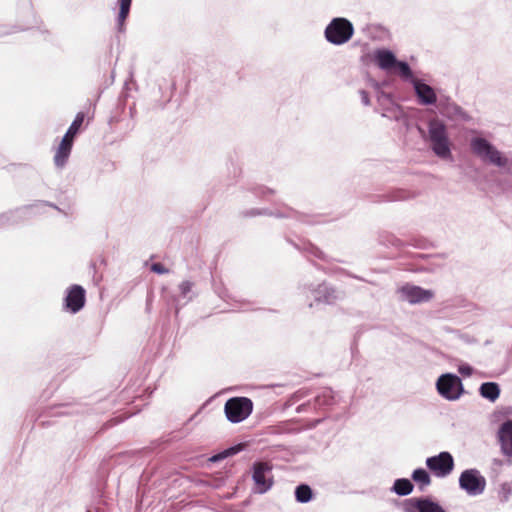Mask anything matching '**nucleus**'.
I'll return each mask as SVG.
<instances>
[{
    "instance_id": "f257e3e1",
    "label": "nucleus",
    "mask_w": 512,
    "mask_h": 512,
    "mask_svg": "<svg viewBox=\"0 0 512 512\" xmlns=\"http://www.w3.org/2000/svg\"><path fill=\"white\" fill-rule=\"evenodd\" d=\"M469 146L472 154L485 164L502 168L509 162L496 146L480 135L471 137Z\"/></svg>"
},
{
    "instance_id": "f03ea898",
    "label": "nucleus",
    "mask_w": 512,
    "mask_h": 512,
    "mask_svg": "<svg viewBox=\"0 0 512 512\" xmlns=\"http://www.w3.org/2000/svg\"><path fill=\"white\" fill-rule=\"evenodd\" d=\"M428 143L433 153L444 160L452 157L451 146L446 125L438 120L433 119L428 124Z\"/></svg>"
},
{
    "instance_id": "7ed1b4c3",
    "label": "nucleus",
    "mask_w": 512,
    "mask_h": 512,
    "mask_svg": "<svg viewBox=\"0 0 512 512\" xmlns=\"http://www.w3.org/2000/svg\"><path fill=\"white\" fill-rule=\"evenodd\" d=\"M354 35L353 24L346 18H333L324 30L327 42L340 46L347 43Z\"/></svg>"
},
{
    "instance_id": "20e7f679",
    "label": "nucleus",
    "mask_w": 512,
    "mask_h": 512,
    "mask_svg": "<svg viewBox=\"0 0 512 512\" xmlns=\"http://www.w3.org/2000/svg\"><path fill=\"white\" fill-rule=\"evenodd\" d=\"M253 411V402L247 397L229 398L224 405V413L231 423H240L246 420Z\"/></svg>"
},
{
    "instance_id": "39448f33",
    "label": "nucleus",
    "mask_w": 512,
    "mask_h": 512,
    "mask_svg": "<svg viewBox=\"0 0 512 512\" xmlns=\"http://www.w3.org/2000/svg\"><path fill=\"white\" fill-rule=\"evenodd\" d=\"M487 482L479 470H464L459 477V487L469 496H479L485 491Z\"/></svg>"
},
{
    "instance_id": "423d86ee",
    "label": "nucleus",
    "mask_w": 512,
    "mask_h": 512,
    "mask_svg": "<svg viewBox=\"0 0 512 512\" xmlns=\"http://www.w3.org/2000/svg\"><path fill=\"white\" fill-rule=\"evenodd\" d=\"M436 388L443 398L450 401L457 400L463 392L461 379L451 373L441 375L437 380Z\"/></svg>"
},
{
    "instance_id": "0eeeda50",
    "label": "nucleus",
    "mask_w": 512,
    "mask_h": 512,
    "mask_svg": "<svg viewBox=\"0 0 512 512\" xmlns=\"http://www.w3.org/2000/svg\"><path fill=\"white\" fill-rule=\"evenodd\" d=\"M252 479L255 484L254 492L264 494L273 486L272 466L268 462H255L253 464Z\"/></svg>"
},
{
    "instance_id": "6e6552de",
    "label": "nucleus",
    "mask_w": 512,
    "mask_h": 512,
    "mask_svg": "<svg viewBox=\"0 0 512 512\" xmlns=\"http://www.w3.org/2000/svg\"><path fill=\"white\" fill-rule=\"evenodd\" d=\"M427 468L438 478H445L450 475L454 469V459L451 453L447 451L440 452L438 455L428 457L425 461Z\"/></svg>"
},
{
    "instance_id": "1a4fd4ad",
    "label": "nucleus",
    "mask_w": 512,
    "mask_h": 512,
    "mask_svg": "<svg viewBox=\"0 0 512 512\" xmlns=\"http://www.w3.org/2000/svg\"><path fill=\"white\" fill-rule=\"evenodd\" d=\"M399 298L410 304L428 302L433 298L431 290L423 289L419 286L406 284L398 289Z\"/></svg>"
},
{
    "instance_id": "9d476101",
    "label": "nucleus",
    "mask_w": 512,
    "mask_h": 512,
    "mask_svg": "<svg viewBox=\"0 0 512 512\" xmlns=\"http://www.w3.org/2000/svg\"><path fill=\"white\" fill-rule=\"evenodd\" d=\"M404 512H446L438 503L427 498H410L403 502Z\"/></svg>"
},
{
    "instance_id": "9b49d317",
    "label": "nucleus",
    "mask_w": 512,
    "mask_h": 512,
    "mask_svg": "<svg viewBox=\"0 0 512 512\" xmlns=\"http://www.w3.org/2000/svg\"><path fill=\"white\" fill-rule=\"evenodd\" d=\"M378 101L382 104L383 101L388 102L387 107L381 108V114L383 117L388 118L390 120H395L398 122H406V116L401 109V107L395 104L390 95L384 92H381L378 96Z\"/></svg>"
},
{
    "instance_id": "f8f14e48",
    "label": "nucleus",
    "mask_w": 512,
    "mask_h": 512,
    "mask_svg": "<svg viewBox=\"0 0 512 512\" xmlns=\"http://www.w3.org/2000/svg\"><path fill=\"white\" fill-rule=\"evenodd\" d=\"M85 304V290L79 285H73L68 289L65 297L66 308L72 313L80 311Z\"/></svg>"
},
{
    "instance_id": "ddd939ff",
    "label": "nucleus",
    "mask_w": 512,
    "mask_h": 512,
    "mask_svg": "<svg viewBox=\"0 0 512 512\" xmlns=\"http://www.w3.org/2000/svg\"><path fill=\"white\" fill-rule=\"evenodd\" d=\"M498 441L501 452L506 457H512V421H505L498 430Z\"/></svg>"
},
{
    "instance_id": "4468645a",
    "label": "nucleus",
    "mask_w": 512,
    "mask_h": 512,
    "mask_svg": "<svg viewBox=\"0 0 512 512\" xmlns=\"http://www.w3.org/2000/svg\"><path fill=\"white\" fill-rule=\"evenodd\" d=\"M311 293L316 302L325 304H333L341 298V294L338 291L325 283L320 284L316 289H312Z\"/></svg>"
},
{
    "instance_id": "2eb2a0df",
    "label": "nucleus",
    "mask_w": 512,
    "mask_h": 512,
    "mask_svg": "<svg viewBox=\"0 0 512 512\" xmlns=\"http://www.w3.org/2000/svg\"><path fill=\"white\" fill-rule=\"evenodd\" d=\"M374 61L377 66L384 71H391L397 63V59L392 51L388 49H377L374 54Z\"/></svg>"
},
{
    "instance_id": "dca6fc26",
    "label": "nucleus",
    "mask_w": 512,
    "mask_h": 512,
    "mask_svg": "<svg viewBox=\"0 0 512 512\" xmlns=\"http://www.w3.org/2000/svg\"><path fill=\"white\" fill-rule=\"evenodd\" d=\"M413 86L419 102L422 105H432L436 102L437 96L431 86L422 83L420 80L414 81Z\"/></svg>"
},
{
    "instance_id": "f3484780",
    "label": "nucleus",
    "mask_w": 512,
    "mask_h": 512,
    "mask_svg": "<svg viewBox=\"0 0 512 512\" xmlns=\"http://www.w3.org/2000/svg\"><path fill=\"white\" fill-rule=\"evenodd\" d=\"M73 142L64 137L62 138L54 155V164L57 168H63L66 165L71 154Z\"/></svg>"
},
{
    "instance_id": "a211bd4d",
    "label": "nucleus",
    "mask_w": 512,
    "mask_h": 512,
    "mask_svg": "<svg viewBox=\"0 0 512 512\" xmlns=\"http://www.w3.org/2000/svg\"><path fill=\"white\" fill-rule=\"evenodd\" d=\"M479 392L483 398L494 402L499 398L500 388L495 382H486L480 386Z\"/></svg>"
},
{
    "instance_id": "6ab92c4d",
    "label": "nucleus",
    "mask_w": 512,
    "mask_h": 512,
    "mask_svg": "<svg viewBox=\"0 0 512 512\" xmlns=\"http://www.w3.org/2000/svg\"><path fill=\"white\" fill-rule=\"evenodd\" d=\"M411 477L413 481L417 483L421 491L431 484V477L429 473L423 468L415 469Z\"/></svg>"
},
{
    "instance_id": "aec40b11",
    "label": "nucleus",
    "mask_w": 512,
    "mask_h": 512,
    "mask_svg": "<svg viewBox=\"0 0 512 512\" xmlns=\"http://www.w3.org/2000/svg\"><path fill=\"white\" fill-rule=\"evenodd\" d=\"M392 491L399 496H406L413 491V484L406 478H400L395 480Z\"/></svg>"
},
{
    "instance_id": "412c9836",
    "label": "nucleus",
    "mask_w": 512,
    "mask_h": 512,
    "mask_svg": "<svg viewBox=\"0 0 512 512\" xmlns=\"http://www.w3.org/2000/svg\"><path fill=\"white\" fill-rule=\"evenodd\" d=\"M84 118H85V115L83 112L77 113L75 119L73 120V122L71 123V125L69 126L67 132L65 133V135L63 137L66 139H69L71 141H74L75 136L80 131V128L84 122Z\"/></svg>"
},
{
    "instance_id": "4be33fe9",
    "label": "nucleus",
    "mask_w": 512,
    "mask_h": 512,
    "mask_svg": "<svg viewBox=\"0 0 512 512\" xmlns=\"http://www.w3.org/2000/svg\"><path fill=\"white\" fill-rule=\"evenodd\" d=\"M295 498L299 503H308L313 498V491L310 486L300 484L295 489Z\"/></svg>"
},
{
    "instance_id": "5701e85b",
    "label": "nucleus",
    "mask_w": 512,
    "mask_h": 512,
    "mask_svg": "<svg viewBox=\"0 0 512 512\" xmlns=\"http://www.w3.org/2000/svg\"><path fill=\"white\" fill-rule=\"evenodd\" d=\"M131 2H132V0H118L120 10H119V14L117 17V22H118L119 29H122L124 22H125L126 18L128 17L130 7H131Z\"/></svg>"
},
{
    "instance_id": "b1692460",
    "label": "nucleus",
    "mask_w": 512,
    "mask_h": 512,
    "mask_svg": "<svg viewBox=\"0 0 512 512\" xmlns=\"http://www.w3.org/2000/svg\"><path fill=\"white\" fill-rule=\"evenodd\" d=\"M394 68L398 70V73L402 79L410 81L412 84L414 83V81L418 80L413 76V73L406 62L397 61L396 66Z\"/></svg>"
},
{
    "instance_id": "393cba45",
    "label": "nucleus",
    "mask_w": 512,
    "mask_h": 512,
    "mask_svg": "<svg viewBox=\"0 0 512 512\" xmlns=\"http://www.w3.org/2000/svg\"><path fill=\"white\" fill-rule=\"evenodd\" d=\"M192 287H193V283L190 281H183L182 283H180V285H179L180 298L177 299L176 301L179 303L181 298L184 299L185 302L192 300V298H193Z\"/></svg>"
},
{
    "instance_id": "a878e982",
    "label": "nucleus",
    "mask_w": 512,
    "mask_h": 512,
    "mask_svg": "<svg viewBox=\"0 0 512 512\" xmlns=\"http://www.w3.org/2000/svg\"><path fill=\"white\" fill-rule=\"evenodd\" d=\"M331 391L326 390L321 396H318L316 401L319 405H328L331 403Z\"/></svg>"
},
{
    "instance_id": "bb28decb",
    "label": "nucleus",
    "mask_w": 512,
    "mask_h": 512,
    "mask_svg": "<svg viewBox=\"0 0 512 512\" xmlns=\"http://www.w3.org/2000/svg\"><path fill=\"white\" fill-rule=\"evenodd\" d=\"M240 450V446H237V447H231L229 448L228 450H226L223 454H219L217 456H214L212 458V461H217L223 457H226V456H229V455H234L236 454L238 451Z\"/></svg>"
},
{
    "instance_id": "cd10ccee",
    "label": "nucleus",
    "mask_w": 512,
    "mask_h": 512,
    "mask_svg": "<svg viewBox=\"0 0 512 512\" xmlns=\"http://www.w3.org/2000/svg\"><path fill=\"white\" fill-rule=\"evenodd\" d=\"M151 270L157 274H166L168 273V269L164 267L161 263H153L151 266Z\"/></svg>"
},
{
    "instance_id": "c85d7f7f",
    "label": "nucleus",
    "mask_w": 512,
    "mask_h": 512,
    "mask_svg": "<svg viewBox=\"0 0 512 512\" xmlns=\"http://www.w3.org/2000/svg\"><path fill=\"white\" fill-rule=\"evenodd\" d=\"M501 494H503L504 500H508L509 495L511 494V486L509 483H503L501 485Z\"/></svg>"
},
{
    "instance_id": "c756f323",
    "label": "nucleus",
    "mask_w": 512,
    "mask_h": 512,
    "mask_svg": "<svg viewBox=\"0 0 512 512\" xmlns=\"http://www.w3.org/2000/svg\"><path fill=\"white\" fill-rule=\"evenodd\" d=\"M359 94H360V97H361V102L365 106H369L370 105V98H369L368 93L365 90H360Z\"/></svg>"
},
{
    "instance_id": "7c9ffc66",
    "label": "nucleus",
    "mask_w": 512,
    "mask_h": 512,
    "mask_svg": "<svg viewBox=\"0 0 512 512\" xmlns=\"http://www.w3.org/2000/svg\"><path fill=\"white\" fill-rule=\"evenodd\" d=\"M8 222H15V220H11L8 214L0 215V226H3Z\"/></svg>"
},
{
    "instance_id": "2f4dec72",
    "label": "nucleus",
    "mask_w": 512,
    "mask_h": 512,
    "mask_svg": "<svg viewBox=\"0 0 512 512\" xmlns=\"http://www.w3.org/2000/svg\"><path fill=\"white\" fill-rule=\"evenodd\" d=\"M459 371H460L461 374L470 376L471 372H472V369L469 366H462V367H460Z\"/></svg>"
},
{
    "instance_id": "473e14b6",
    "label": "nucleus",
    "mask_w": 512,
    "mask_h": 512,
    "mask_svg": "<svg viewBox=\"0 0 512 512\" xmlns=\"http://www.w3.org/2000/svg\"><path fill=\"white\" fill-rule=\"evenodd\" d=\"M273 193H274V191L272 189H268V188L262 189V196L263 197H267L268 195L273 194Z\"/></svg>"
},
{
    "instance_id": "72a5a7b5",
    "label": "nucleus",
    "mask_w": 512,
    "mask_h": 512,
    "mask_svg": "<svg viewBox=\"0 0 512 512\" xmlns=\"http://www.w3.org/2000/svg\"><path fill=\"white\" fill-rule=\"evenodd\" d=\"M290 212L291 210L290 209H287L286 212L284 213H272L273 215L277 216V217H286V216H289L290 215Z\"/></svg>"
},
{
    "instance_id": "f704fd0d",
    "label": "nucleus",
    "mask_w": 512,
    "mask_h": 512,
    "mask_svg": "<svg viewBox=\"0 0 512 512\" xmlns=\"http://www.w3.org/2000/svg\"><path fill=\"white\" fill-rule=\"evenodd\" d=\"M313 249V253L315 254L316 257H321V252L317 249V248H312Z\"/></svg>"
}]
</instances>
